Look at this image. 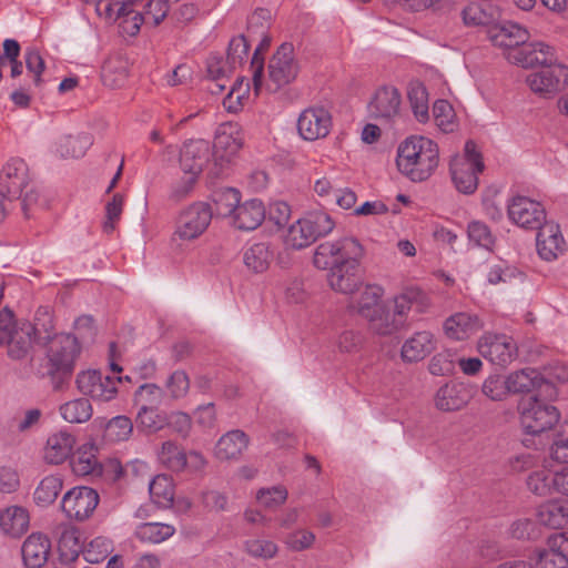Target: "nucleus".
<instances>
[{
	"label": "nucleus",
	"instance_id": "nucleus-8",
	"mask_svg": "<svg viewBox=\"0 0 568 568\" xmlns=\"http://www.w3.org/2000/svg\"><path fill=\"white\" fill-rule=\"evenodd\" d=\"M45 344H48L47 358L50 374L70 376L81 353L78 337L70 333L55 334Z\"/></svg>",
	"mask_w": 568,
	"mask_h": 568
},
{
	"label": "nucleus",
	"instance_id": "nucleus-31",
	"mask_svg": "<svg viewBox=\"0 0 568 568\" xmlns=\"http://www.w3.org/2000/svg\"><path fill=\"white\" fill-rule=\"evenodd\" d=\"M265 216V206L261 200H247L237 207L233 225L239 230L253 231L262 224Z\"/></svg>",
	"mask_w": 568,
	"mask_h": 568
},
{
	"label": "nucleus",
	"instance_id": "nucleus-48",
	"mask_svg": "<svg viewBox=\"0 0 568 568\" xmlns=\"http://www.w3.org/2000/svg\"><path fill=\"white\" fill-rule=\"evenodd\" d=\"M240 201V192L232 187L221 189L213 194L216 214L223 217H233L241 205Z\"/></svg>",
	"mask_w": 568,
	"mask_h": 568
},
{
	"label": "nucleus",
	"instance_id": "nucleus-14",
	"mask_svg": "<svg viewBox=\"0 0 568 568\" xmlns=\"http://www.w3.org/2000/svg\"><path fill=\"white\" fill-rule=\"evenodd\" d=\"M507 209L509 219L520 227L537 230L546 222L542 204L527 196H514Z\"/></svg>",
	"mask_w": 568,
	"mask_h": 568
},
{
	"label": "nucleus",
	"instance_id": "nucleus-49",
	"mask_svg": "<svg viewBox=\"0 0 568 568\" xmlns=\"http://www.w3.org/2000/svg\"><path fill=\"white\" fill-rule=\"evenodd\" d=\"M408 100L415 118L425 123L429 119L428 92L422 83H413L408 89Z\"/></svg>",
	"mask_w": 568,
	"mask_h": 568
},
{
	"label": "nucleus",
	"instance_id": "nucleus-37",
	"mask_svg": "<svg viewBox=\"0 0 568 568\" xmlns=\"http://www.w3.org/2000/svg\"><path fill=\"white\" fill-rule=\"evenodd\" d=\"M538 521L549 528L558 529L568 524V501H548L539 506Z\"/></svg>",
	"mask_w": 568,
	"mask_h": 568
},
{
	"label": "nucleus",
	"instance_id": "nucleus-57",
	"mask_svg": "<svg viewBox=\"0 0 568 568\" xmlns=\"http://www.w3.org/2000/svg\"><path fill=\"white\" fill-rule=\"evenodd\" d=\"M199 176L193 174H184L176 179L170 187L169 199L173 202H181L193 192Z\"/></svg>",
	"mask_w": 568,
	"mask_h": 568
},
{
	"label": "nucleus",
	"instance_id": "nucleus-20",
	"mask_svg": "<svg viewBox=\"0 0 568 568\" xmlns=\"http://www.w3.org/2000/svg\"><path fill=\"white\" fill-rule=\"evenodd\" d=\"M28 185V166L22 159L9 160L0 173V195L3 199H20Z\"/></svg>",
	"mask_w": 568,
	"mask_h": 568
},
{
	"label": "nucleus",
	"instance_id": "nucleus-61",
	"mask_svg": "<svg viewBox=\"0 0 568 568\" xmlns=\"http://www.w3.org/2000/svg\"><path fill=\"white\" fill-rule=\"evenodd\" d=\"M123 196L115 193L111 201L105 205V221L103 222V231L108 234L115 230V223L120 220L123 210Z\"/></svg>",
	"mask_w": 568,
	"mask_h": 568
},
{
	"label": "nucleus",
	"instance_id": "nucleus-25",
	"mask_svg": "<svg viewBox=\"0 0 568 568\" xmlns=\"http://www.w3.org/2000/svg\"><path fill=\"white\" fill-rule=\"evenodd\" d=\"M481 327L483 323L479 317L467 312L455 313L444 322L446 336L455 341H464L477 333Z\"/></svg>",
	"mask_w": 568,
	"mask_h": 568
},
{
	"label": "nucleus",
	"instance_id": "nucleus-53",
	"mask_svg": "<svg viewBox=\"0 0 568 568\" xmlns=\"http://www.w3.org/2000/svg\"><path fill=\"white\" fill-rule=\"evenodd\" d=\"M139 0H99L97 12L106 20H118L128 12V9Z\"/></svg>",
	"mask_w": 568,
	"mask_h": 568
},
{
	"label": "nucleus",
	"instance_id": "nucleus-26",
	"mask_svg": "<svg viewBox=\"0 0 568 568\" xmlns=\"http://www.w3.org/2000/svg\"><path fill=\"white\" fill-rule=\"evenodd\" d=\"M507 377L508 388L510 394L528 393L534 389L550 390L549 396L555 394L554 386L546 382L540 374L531 368L514 372Z\"/></svg>",
	"mask_w": 568,
	"mask_h": 568
},
{
	"label": "nucleus",
	"instance_id": "nucleus-13",
	"mask_svg": "<svg viewBox=\"0 0 568 568\" xmlns=\"http://www.w3.org/2000/svg\"><path fill=\"white\" fill-rule=\"evenodd\" d=\"M119 382L120 378L104 376L95 369L79 373L75 381L80 393L101 402H109L115 397Z\"/></svg>",
	"mask_w": 568,
	"mask_h": 568
},
{
	"label": "nucleus",
	"instance_id": "nucleus-1",
	"mask_svg": "<svg viewBox=\"0 0 568 568\" xmlns=\"http://www.w3.org/2000/svg\"><path fill=\"white\" fill-rule=\"evenodd\" d=\"M363 254L364 250L358 240L344 237L320 244L313 262L317 268L329 271L327 280L334 291L353 294L361 285L357 273Z\"/></svg>",
	"mask_w": 568,
	"mask_h": 568
},
{
	"label": "nucleus",
	"instance_id": "nucleus-27",
	"mask_svg": "<svg viewBox=\"0 0 568 568\" xmlns=\"http://www.w3.org/2000/svg\"><path fill=\"white\" fill-rule=\"evenodd\" d=\"M51 549L50 539L40 532L31 534L21 548L22 559L28 568H41L48 560Z\"/></svg>",
	"mask_w": 568,
	"mask_h": 568
},
{
	"label": "nucleus",
	"instance_id": "nucleus-21",
	"mask_svg": "<svg viewBox=\"0 0 568 568\" xmlns=\"http://www.w3.org/2000/svg\"><path fill=\"white\" fill-rule=\"evenodd\" d=\"M537 230L536 246L542 260L555 261L567 251V243L557 223L545 222Z\"/></svg>",
	"mask_w": 568,
	"mask_h": 568
},
{
	"label": "nucleus",
	"instance_id": "nucleus-42",
	"mask_svg": "<svg viewBox=\"0 0 568 568\" xmlns=\"http://www.w3.org/2000/svg\"><path fill=\"white\" fill-rule=\"evenodd\" d=\"M152 501L160 508H169L174 499V485L166 475L155 476L149 484Z\"/></svg>",
	"mask_w": 568,
	"mask_h": 568
},
{
	"label": "nucleus",
	"instance_id": "nucleus-19",
	"mask_svg": "<svg viewBox=\"0 0 568 568\" xmlns=\"http://www.w3.org/2000/svg\"><path fill=\"white\" fill-rule=\"evenodd\" d=\"M509 59L523 68L537 65L546 68L560 64L555 48L541 41L526 42L524 47L514 50L509 54Z\"/></svg>",
	"mask_w": 568,
	"mask_h": 568
},
{
	"label": "nucleus",
	"instance_id": "nucleus-43",
	"mask_svg": "<svg viewBox=\"0 0 568 568\" xmlns=\"http://www.w3.org/2000/svg\"><path fill=\"white\" fill-rule=\"evenodd\" d=\"M59 412L65 422L82 424L92 417L93 408L89 399L77 398L62 404Z\"/></svg>",
	"mask_w": 568,
	"mask_h": 568
},
{
	"label": "nucleus",
	"instance_id": "nucleus-62",
	"mask_svg": "<svg viewBox=\"0 0 568 568\" xmlns=\"http://www.w3.org/2000/svg\"><path fill=\"white\" fill-rule=\"evenodd\" d=\"M170 396L174 399L184 397L190 388V379L184 371L173 372L165 383Z\"/></svg>",
	"mask_w": 568,
	"mask_h": 568
},
{
	"label": "nucleus",
	"instance_id": "nucleus-39",
	"mask_svg": "<svg viewBox=\"0 0 568 568\" xmlns=\"http://www.w3.org/2000/svg\"><path fill=\"white\" fill-rule=\"evenodd\" d=\"M72 471L77 476L100 475L101 465L92 445H83L71 459Z\"/></svg>",
	"mask_w": 568,
	"mask_h": 568
},
{
	"label": "nucleus",
	"instance_id": "nucleus-16",
	"mask_svg": "<svg viewBox=\"0 0 568 568\" xmlns=\"http://www.w3.org/2000/svg\"><path fill=\"white\" fill-rule=\"evenodd\" d=\"M332 115L324 106H310L297 119V131L302 139L316 141L328 135L332 129Z\"/></svg>",
	"mask_w": 568,
	"mask_h": 568
},
{
	"label": "nucleus",
	"instance_id": "nucleus-3",
	"mask_svg": "<svg viewBox=\"0 0 568 568\" xmlns=\"http://www.w3.org/2000/svg\"><path fill=\"white\" fill-rule=\"evenodd\" d=\"M334 227L335 222L328 213L310 212L290 225L284 243L287 247L302 250L313 244L318 237L329 234Z\"/></svg>",
	"mask_w": 568,
	"mask_h": 568
},
{
	"label": "nucleus",
	"instance_id": "nucleus-60",
	"mask_svg": "<svg viewBox=\"0 0 568 568\" xmlns=\"http://www.w3.org/2000/svg\"><path fill=\"white\" fill-rule=\"evenodd\" d=\"M468 237L477 246L490 250L494 245V236L489 227L479 221H474L468 224L467 229Z\"/></svg>",
	"mask_w": 568,
	"mask_h": 568
},
{
	"label": "nucleus",
	"instance_id": "nucleus-45",
	"mask_svg": "<svg viewBox=\"0 0 568 568\" xmlns=\"http://www.w3.org/2000/svg\"><path fill=\"white\" fill-rule=\"evenodd\" d=\"M31 327L32 335L38 344H44L53 337V315L48 306L37 308Z\"/></svg>",
	"mask_w": 568,
	"mask_h": 568
},
{
	"label": "nucleus",
	"instance_id": "nucleus-47",
	"mask_svg": "<svg viewBox=\"0 0 568 568\" xmlns=\"http://www.w3.org/2000/svg\"><path fill=\"white\" fill-rule=\"evenodd\" d=\"M63 481L58 475L44 477L37 486L33 498L37 505L48 506L54 503L62 490Z\"/></svg>",
	"mask_w": 568,
	"mask_h": 568
},
{
	"label": "nucleus",
	"instance_id": "nucleus-9",
	"mask_svg": "<svg viewBox=\"0 0 568 568\" xmlns=\"http://www.w3.org/2000/svg\"><path fill=\"white\" fill-rule=\"evenodd\" d=\"M212 207L205 202H194L182 210L176 219L174 237L183 242L200 237L211 224Z\"/></svg>",
	"mask_w": 568,
	"mask_h": 568
},
{
	"label": "nucleus",
	"instance_id": "nucleus-44",
	"mask_svg": "<svg viewBox=\"0 0 568 568\" xmlns=\"http://www.w3.org/2000/svg\"><path fill=\"white\" fill-rule=\"evenodd\" d=\"M384 293V288L379 285H366L355 305L357 313L366 320L369 315L373 314L374 311L378 310L379 306L385 304L382 302Z\"/></svg>",
	"mask_w": 568,
	"mask_h": 568
},
{
	"label": "nucleus",
	"instance_id": "nucleus-2",
	"mask_svg": "<svg viewBox=\"0 0 568 568\" xmlns=\"http://www.w3.org/2000/svg\"><path fill=\"white\" fill-rule=\"evenodd\" d=\"M438 146L428 138L412 135L398 145L397 169L413 182L429 179L438 166Z\"/></svg>",
	"mask_w": 568,
	"mask_h": 568
},
{
	"label": "nucleus",
	"instance_id": "nucleus-41",
	"mask_svg": "<svg viewBox=\"0 0 568 568\" xmlns=\"http://www.w3.org/2000/svg\"><path fill=\"white\" fill-rule=\"evenodd\" d=\"M160 464L174 473H181L186 469V453L172 440L164 442L158 452Z\"/></svg>",
	"mask_w": 568,
	"mask_h": 568
},
{
	"label": "nucleus",
	"instance_id": "nucleus-15",
	"mask_svg": "<svg viewBox=\"0 0 568 568\" xmlns=\"http://www.w3.org/2000/svg\"><path fill=\"white\" fill-rule=\"evenodd\" d=\"M526 83L534 93L550 98L568 84V67L565 64L546 67L528 74Z\"/></svg>",
	"mask_w": 568,
	"mask_h": 568
},
{
	"label": "nucleus",
	"instance_id": "nucleus-18",
	"mask_svg": "<svg viewBox=\"0 0 568 568\" xmlns=\"http://www.w3.org/2000/svg\"><path fill=\"white\" fill-rule=\"evenodd\" d=\"M212 156V145L207 140H189L180 151V171L200 178Z\"/></svg>",
	"mask_w": 568,
	"mask_h": 568
},
{
	"label": "nucleus",
	"instance_id": "nucleus-34",
	"mask_svg": "<svg viewBox=\"0 0 568 568\" xmlns=\"http://www.w3.org/2000/svg\"><path fill=\"white\" fill-rule=\"evenodd\" d=\"M250 444L248 436L241 429L224 434L215 445V456L221 460L237 459Z\"/></svg>",
	"mask_w": 568,
	"mask_h": 568
},
{
	"label": "nucleus",
	"instance_id": "nucleus-7",
	"mask_svg": "<svg viewBox=\"0 0 568 568\" xmlns=\"http://www.w3.org/2000/svg\"><path fill=\"white\" fill-rule=\"evenodd\" d=\"M520 424L525 433L538 435L551 429L559 420L558 409L537 396L523 398L519 403Z\"/></svg>",
	"mask_w": 568,
	"mask_h": 568
},
{
	"label": "nucleus",
	"instance_id": "nucleus-52",
	"mask_svg": "<svg viewBox=\"0 0 568 568\" xmlns=\"http://www.w3.org/2000/svg\"><path fill=\"white\" fill-rule=\"evenodd\" d=\"M246 554L256 559L270 560L278 552V546L270 539L253 538L244 541Z\"/></svg>",
	"mask_w": 568,
	"mask_h": 568
},
{
	"label": "nucleus",
	"instance_id": "nucleus-11",
	"mask_svg": "<svg viewBox=\"0 0 568 568\" xmlns=\"http://www.w3.org/2000/svg\"><path fill=\"white\" fill-rule=\"evenodd\" d=\"M479 354L491 364L505 367L518 355L513 337L506 334L485 333L477 343Z\"/></svg>",
	"mask_w": 568,
	"mask_h": 568
},
{
	"label": "nucleus",
	"instance_id": "nucleus-24",
	"mask_svg": "<svg viewBox=\"0 0 568 568\" xmlns=\"http://www.w3.org/2000/svg\"><path fill=\"white\" fill-rule=\"evenodd\" d=\"M489 39L497 47L516 50L526 44L529 32L516 22L505 21L489 30Z\"/></svg>",
	"mask_w": 568,
	"mask_h": 568
},
{
	"label": "nucleus",
	"instance_id": "nucleus-38",
	"mask_svg": "<svg viewBox=\"0 0 568 568\" xmlns=\"http://www.w3.org/2000/svg\"><path fill=\"white\" fill-rule=\"evenodd\" d=\"M366 321L368 323L369 329L382 336L393 335L403 329V326L395 318L393 312L387 307L386 304L374 311L373 314L366 318Z\"/></svg>",
	"mask_w": 568,
	"mask_h": 568
},
{
	"label": "nucleus",
	"instance_id": "nucleus-10",
	"mask_svg": "<svg viewBox=\"0 0 568 568\" xmlns=\"http://www.w3.org/2000/svg\"><path fill=\"white\" fill-rule=\"evenodd\" d=\"M300 71V65L294 57V47L292 43H283L276 50L268 62L270 91H277L292 83Z\"/></svg>",
	"mask_w": 568,
	"mask_h": 568
},
{
	"label": "nucleus",
	"instance_id": "nucleus-58",
	"mask_svg": "<svg viewBox=\"0 0 568 568\" xmlns=\"http://www.w3.org/2000/svg\"><path fill=\"white\" fill-rule=\"evenodd\" d=\"M483 393L491 400H503L509 393L507 377L490 375L483 384Z\"/></svg>",
	"mask_w": 568,
	"mask_h": 568
},
{
	"label": "nucleus",
	"instance_id": "nucleus-55",
	"mask_svg": "<svg viewBox=\"0 0 568 568\" xmlns=\"http://www.w3.org/2000/svg\"><path fill=\"white\" fill-rule=\"evenodd\" d=\"M133 430V424L131 419L126 416L120 415L113 417L106 424V437L113 442H123L126 440Z\"/></svg>",
	"mask_w": 568,
	"mask_h": 568
},
{
	"label": "nucleus",
	"instance_id": "nucleus-40",
	"mask_svg": "<svg viewBox=\"0 0 568 568\" xmlns=\"http://www.w3.org/2000/svg\"><path fill=\"white\" fill-rule=\"evenodd\" d=\"M176 529L171 524L149 521L140 524L134 531V536L142 542L161 544L175 534Z\"/></svg>",
	"mask_w": 568,
	"mask_h": 568
},
{
	"label": "nucleus",
	"instance_id": "nucleus-46",
	"mask_svg": "<svg viewBox=\"0 0 568 568\" xmlns=\"http://www.w3.org/2000/svg\"><path fill=\"white\" fill-rule=\"evenodd\" d=\"M168 424V415L154 406L142 405L136 415V427L145 433L154 434Z\"/></svg>",
	"mask_w": 568,
	"mask_h": 568
},
{
	"label": "nucleus",
	"instance_id": "nucleus-64",
	"mask_svg": "<svg viewBox=\"0 0 568 568\" xmlns=\"http://www.w3.org/2000/svg\"><path fill=\"white\" fill-rule=\"evenodd\" d=\"M433 114L436 124L445 132L453 131L454 110L446 100H437L433 105Z\"/></svg>",
	"mask_w": 568,
	"mask_h": 568
},
{
	"label": "nucleus",
	"instance_id": "nucleus-6",
	"mask_svg": "<svg viewBox=\"0 0 568 568\" xmlns=\"http://www.w3.org/2000/svg\"><path fill=\"white\" fill-rule=\"evenodd\" d=\"M463 155L450 161V175L456 189L464 194H473L478 186V174L484 170V162L476 151V144L467 141Z\"/></svg>",
	"mask_w": 568,
	"mask_h": 568
},
{
	"label": "nucleus",
	"instance_id": "nucleus-36",
	"mask_svg": "<svg viewBox=\"0 0 568 568\" xmlns=\"http://www.w3.org/2000/svg\"><path fill=\"white\" fill-rule=\"evenodd\" d=\"M274 252L271 245L265 242L254 243L243 253V262L248 271L253 273L265 272L273 261Z\"/></svg>",
	"mask_w": 568,
	"mask_h": 568
},
{
	"label": "nucleus",
	"instance_id": "nucleus-50",
	"mask_svg": "<svg viewBox=\"0 0 568 568\" xmlns=\"http://www.w3.org/2000/svg\"><path fill=\"white\" fill-rule=\"evenodd\" d=\"M92 140L89 134L69 135L61 139L58 152L62 158H81L91 146Z\"/></svg>",
	"mask_w": 568,
	"mask_h": 568
},
{
	"label": "nucleus",
	"instance_id": "nucleus-59",
	"mask_svg": "<svg viewBox=\"0 0 568 568\" xmlns=\"http://www.w3.org/2000/svg\"><path fill=\"white\" fill-rule=\"evenodd\" d=\"M287 495V489L284 486H273L260 489L256 498L266 508H277L286 501Z\"/></svg>",
	"mask_w": 568,
	"mask_h": 568
},
{
	"label": "nucleus",
	"instance_id": "nucleus-5",
	"mask_svg": "<svg viewBox=\"0 0 568 568\" xmlns=\"http://www.w3.org/2000/svg\"><path fill=\"white\" fill-rule=\"evenodd\" d=\"M168 12L166 0H139L126 13L112 21L118 22L123 34L133 37L140 31L142 23L155 27L163 21Z\"/></svg>",
	"mask_w": 568,
	"mask_h": 568
},
{
	"label": "nucleus",
	"instance_id": "nucleus-32",
	"mask_svg": "<svg viewBox=\"0 0 568 568\" xmlns=\"http://www.w3.org/2000/svg\"><path fill=\"white\" fill-rule=\"evenodd\" d=\"M470 395L463 384L447 383L435 395V405L443 412L458 410L469 400Z\"/></svg>",
	"mask_w": 568,
	"mask_h": 568
},
{
	"label": "nucleus",
	"instance_id": "nucleus-4",
	"mask_svg": "<svg viewBox=\"0 0 568 568\" xmlns=\"http://www.w3.org/2000/svg\"><path fill=\"white\" fill-rule=\"evenodd\" d=\"M37 343L32 335L31 322L16 321L8 308L0 311V345L7 346L8 356L20 361L27 357Z\"/></svg>",
	"mask_w": 568,
	"mask_h": 568
},
{
	"label": "nucleus",
	"instance_id": "nucleus-51",
	"mask_svg": "<svg viewBox=\"0 0 568 568\" xmlns=\"http://www.w3.org/2000/svg\"><path fill=\"white\" fill-rule=\"evenodd\" d=\"M556 473L541 469L531 473L527 478V486L530 491L538 496H549L557 493Z\"/></svg>",
	"mask_w": 568,
	"mask_h": 568
},
{
	"label": "nucleus",
	"instance_id": "nucleus-63",
	"mask_svg": "<svg viewBox=\"0 0 568 568\" xmlns=\"http://www.w3.org/2000/svg\"><path fill=\"white\" fill-rule=\"evenodd\" d=\"M315 541V535L307 529H298L288 534L284 544L292 551H303L310 549Z\"/></svg>",
	"mask_w": 568,
	"mask_h": 568
},
{
	"label": "nucleus",
	"instance_id": "nucleus-12",
	"mask_svg": "<svg viewBox=\"0 0 568 568\" xmlns=\"http://www.w3.org/2000/svg\"><path fill=\"white\" fill-rule=\"evenodd\" d=\"M99 500V494L93 488L77 486L63 495L61 509L69 519L84 521L93 515Z\"/></svg>",
	"mask_w": 568,
	"mask_h": 568
},
{
	"label": "nucleus",
	"instance_id": "nucleus-17",
	"mask_svg": "<svg viewBox=\"0 0 568 568\" xmlns=\"http://www.w3.org/2000/svg\"><path fill=\"white\" fill-rule=\"evenodd\" d=\"M244 138L236 123H224L216 131L212 155L216 164L223 168L241 150Z\"/></svg>",
	"mask_w": 568,
	"mask_h": 568
},
{
	"label": "nucleus",
	"instance_id": "nucleus-56",
	"mask_svg": "<svg viewBox=\"0 0 568 568\" xmlns=\"http://www.w3.org/2000/svg\"><path fill=\"white\" fill-rule=\"evenodd\" d=\"M250 45L244 36H237L230 41L227 49V65L234 71L237 67H241L247 55Z\"/></svg>",
	"mask_w": 568,
	"mask_h": 568
},
{
	"label": "nucleus",
	"instance_id": "nucleus-22",
	"mask_svg": "<svg viewBox=\"0 0 568 568\" xmlns=\"http://www.w3.org/2000/svg\"><path fill=\"white\" fill-rule=\"evenodd\" d=\"M536 565L539 568L568 567V534H554L544 549L537 551Z\"/></svg>",
	"mask_w": 568,
	"mask_h": 568
},
{
	"label": "nucleus",
	"instance_id": "nucleus-28",
	"mask_svg": "<svg viewBox=\"0 0 568 568\" xmlns=\"http://www.w3.org/2000/svg\"><path fill=\"white\" fill-rule=\"evenodd\" d=\"M74 445L75 437L71 433L67 430L55 432L47 439L43 457L49 464H62L71 456Z\"/></svg>",
	"mask_w": 568,
	"mask_h": 568
},
{
	"label": "nucleus",
	"instance_id": "nucleus-23",
	"mask_svg": "<svg viewBox=\"0 0 568 568\" xmlns=\"http://www.w3.org/2000/svg\"><path fill=\"white\" fill-rule=\"evenodd\" d=\"M400 94L396 88H379L371 102L368 103V112L371 118L375 120H392L399 113Z\"/></svg>",
	"mask_w": 568,
	"mask_h": 568
},
{
	"label": "nucleus",
	"instance_id": "nucleus-33",
	"mask_svg": "<svg viewBox=\"0 0 568 568\" xmlns=\"http://www.w3.org/2000/svg\"><path fill=\"white\" fill-rule=\"evenodd\" d=\"M436 347L434 335L428 331L416 332L406 339L402 346V358L405 362H418L424 359Z\"/></svg>",
	"mask_w": 568,
	"mask_h": 568
},
{
	"label": "nucleus",
	"instance_id": "nucleus-35",
	"mask_svg": "<svg viewBox=\"0 0 568 568\" xmlns=\"http://www.w3.org/2000/svg\"><path fill=\"white\" fill-rule=\"evenodd\" d=\"M414 305H427V296L418 287H407L393 298V315L403 326H406L408 314Z\"/></svg>",
	"mask_w": 568,
	"mask_h": 568
},
{
	"label": "nucleus",
	"instance_id": "nucleus-30",
	"mask_svg": "<svg viewBox=\"0 0 568 568\" xmlns=\"http://www.w3.org/2000/svg\"><path fill=\"white\" fill-rule=\"evenodd\" d=\"M68 540H73L75 547L73 551L78 552L81 549L84 559L91 564L103 561L113 550L112 540L103 536L95 537L81 547L74 532H64L61 541L67 542Z\"/></svg>",
	"mask_w": 568,
	"mask_h": 568
},
{
	"label": "nucleus",
	"instance_id": "nucleus-54",
	"mask_svg": "<svg viewBox=\"0 0 568 568\" xmlns=\"http://www.w3.org/2000/svg\"><path fill=\"white\" fill-rule=\"evenodd\" d=\"M455 364L456 354L452 351H444L432 357L428 364V371L435 376H446L454 373Z\"/></svg>",
	"mask_w": 568,
	"mask_h": 568
},
{
	"label": "nucleus",
	"instance_id": "nucleus-29",
	"mask_svg": "<svg viewBox=\"0 0 568 568\" xmlns=\"http://www.w3.org/2000/svg\"><path fill=\"white\" fill-rule=\"evenodd\" d=\"M30 526V515L27 508L18 505L6 507L0 511V530L10 537L19 538Z\"/></svg>",
	"mask_w": 568,
	"mask_h": 568
}]
</instances>
